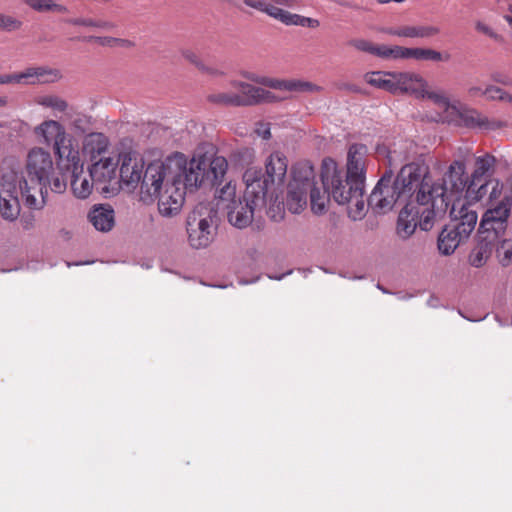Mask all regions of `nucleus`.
<instances>
[{"instance_id": "29", "label": "nucleus", "mask_w": 512, "mask_h": 512, "mask_svg": "<svg viewBox=\"0 0 512 512\" xmlns=\"http://www.w3.org/2000/svg\"><path fill=\"white\" fill-rule=\"evenodd\" d=\"M466 239L459 235L451 225H447L438 237V249L443 255H451Z\"/></svg>"}, {"instance_id": "21", "label": "nucleus", "mask_w": 512, "mask_h": 512, "mask_svg": "<svg viewBox=\"0 0 512 512\" xmlns=\"http://www.w3.org/2000/svg\"><path fill=\"white\" fill-rule=\"evenodd\" d=\"M416 154V145L412 141L402 140L387 150L386 157L389 166L396 167L414 161Z\"/></svg>"}, {"instance_id": "23", "label": "nucleus", "mask_w": 512, "mask_h": 512, "mask_svg": "<svg viewBox=\"0 0 512 512\" xmlns=\"http://www.w3.org/2000/svg\"><path fill=\"white\" fill-rule=\"evenodd\" d=\"M117 163L112 157L100 158L92 162L89 177L95 183L108 184L116 178Z\"/></svg>"}, {"instance_id": "63", "label": "nucleus", "mask_w": 512, "mask_h": 512, "mask_svg": "<svg viewBox=\"0 0 512 512\" xmlns=\"http://www.w3.org/2000/svg\"><path fill=\"white\" fill-rule=\"evenodd\" d=\"M10 83H11L10 74L0 75V85H6V84H10Z\"/></svg>"}, {"instance_id": "55", "label": "nucleus", "mask_w": 512, "mask_h": 512, "mask_svg": "<svg viewBox=\"0 0 512 512\" xmlns=\"http://www.w3.org/2000/svg\"><path fill=\"white\" fill-rule=\"evenodd\" d=\"M486 182H489V185L492 184V188L489 193V202L492 204L494 200H497L501 196L503 184L498 179L486 180Z\"/></svg>"}, {"instance_id": "28", "label": "nucleus", "mask_w": 512, "mask_h": 512, "mask_svg": "<svg viewBox=\"0 0 512 512\" xmlns=\"http://www.w3.org/2000/svg\"><path fill=\"white\" fill-rule=\"evenodd\" d=\"M489 182H482L480 179H474L473 176H469L467 180V186L461 197V203L465 205H471L481 201L487 193Z\"/></svg>"}, {"instance_id": "38", "label": "nucleus", "mask_w": 512, "mask_h": 512, "mask_svg": "<svg viewBox=\"0 0 512 512\" xmlns=\"http://www.w3.org/2000/svg\"><path fill=\"white\" fill-rule=\"evenodd\" d=\"M269 16L287 26H305V16L291 13L276 5L270 10Z\"/></svg>"}, {"instance_id": "14", "label": "nucleus", "mask_w": 512, "mask_h": 512, "mask_svg": "<svg viewBox=\"0 0 512 512\" xmlns=\"http://www.w3.org/2000/svg\"><path fill=\"white\" fill-rule=\"evenodd\" d=\"M62 75L60 70L48 66H30L23 71L11 73L10 84L43 85L59 81Z\"/></svg>"}, {"instance_id": "2", "label": "nucleus", "mask_w": 512, "mask_h": 512, "mask_svg": "<svg viewBox=\"0 0 512 512\" xmlns=\"http://www.w3.org/2000/svg\"><path fill=\"white\" fill-rule=\"evenodd\" d=\"M185 180V156L177 153L165 161L155 160L144 170L141 180V199L158 198V211L164 217L177 215L188 190Z\"/></svg>"}, {"instance_id": "62", "label": "nucleus", "mask_w": 512, "mask_h": 512, "mask_svg": "<svg viewBox=\"0 0 512 512\" xmlns=\"http://www.w3.org/2000/svg\"><path fill=\"white\" fill-rule=\"evenodd\" d=\"M319 25H320L319 20H317L315 18H310V17L305 18V26L304 27L314 29V28L319 27Z\"/></svg>"}, {"instance_id": "47", "label": "nucleus", "mask_w": 512, "mask_h": 512, "mask_svg": "<svg viewBox=\"0 0 512 512\" xmlns=\"http://www.w3.org/2000/svg\"><path fill=\"white\" fill-rule=\"evenodd\" d=\"M181 55L185 60H187L188 62L193 64L200 71H203V72H206L209 74L214 73V70L207 67L195 51H193L191 49H184L181 51Z\"/></svg>"}, {"instance_id": "10", "label": "nucleus", "mask_w": 512, "mask_h": 512, "mask_svg": "<svg viewBox=\"0 0 512 512\" xmlns=\"http://www.w3.org/2000/svg\"><path fill=\"white\" fill-rule=\"evenodd\" d=\"M398 187L396 180H393L392 170L386 171L370 194L368 206L376 213H385L397 202L408 203Z\"/></svg>"}, {"instance_id": "8", "label": "nucleus", "mask_w": 512, "mask_h": 512, "mask_svg": "<svg viewBox=\"0 0 512 512\" xmlns=\"http://www.w3.org/2000/svg\"><path fill=\"white\" fill-rule=\"evenodd\" d=\"M227 169L228 162L223 156L196 152L189 161L185 158V183L188 190L197 189L205 180L213 185L221 184Z\"/></svg>"}, {"instance_id": "37", "label": "nucleus", "mask_w": 512, "mask_h": 512, "mask_svg": "<svg viewBox=\"0 0 512 512\" xmlns=\"http://www.w3.org/2000/svg\"><path fill=\"white\" fill-rule=\"evenodd\" d=\"M20 212L18 199L8 192L0 193V215L7 220H14Z\"/></svg>"}, {"instance_id": "5", "label": "nucleus", "mask_w": 512, "mask_h": 512, "mask_svg": "<svg viewBox=\"0 0 512 512\" xmlns=\"http://www.w3.org/2000/svg\"><path fill=\"white\" fill-rule=\"evenodd\" d=\"M287 169L288 159L278 151L265 160V173L257 167L246 169L243 181L247 186V195L256 197V202L265 200L269 191L284 184Z\"/></svg>"}, {"instance_id": "34", "label": "nucleus", "mask_w": 512, "mask_h": 512, "mask_svg": "<svg viewBox=\"0 0 512 512\" xmlns=\"http://www.w3.org/2000/svg\"><path fill=\"white\" fill-rule=\"evenodd\" d=\"M207 101L211 104L227 107H241L237 90L230 86L227 91H212L207 95Z\"/></svg>"}, {"instance_id": "15", "label": "nucleus", "mask_w": 512, "mask_h": 512, "mask_svg": "<svg viewBox=\"0 0 512 512\" xmlns=\"http://www.w3.org/2000/svg\"><path fill=\"white\" fill-rule=\"evenodd\" d=\"M448 210L452 220L450 225L459 235L468 239L476 227L478 220L477 212L471 209L469 205L461 203V199L451 202Z\"/></svg>"}, {"instance_id": "41", "label": "nucleus", "mask_w": 512, "mask_h": 512, "mask_svg": "<svg viewBox=\"0 0 512 512\" xmlns=\"http://www.w3.org/2000/svg\"><path fill=\"white\" fill-rule=\"evenodd\" d=\"M24 3L39 13H66L68 11V8L65 5L56 3L54 0H24Z\"/></svg>"}, {"instance_id": "52", "label": "nucleus", "mask_w": 512, "mask_h": 512, "mask_svg": "<svg viewBox=\"0 0 512 512\" xmlns=\"http://www.w3.org/2000/svg\"><path fill=\"white\" fill-rule=\"evenodd\" d=\"M475 29L477 32L482 33L495 41H502L503 39L498 32H496L491 26L483 21H476Z\"/></svg>"}, {"instance_id": "35", "label": "nucleus", "mask_w": 512, "mask_h": 512, "mask_svg": "<svg viewBox=\"0 0 512 512\" xmlns=\"http://www.w3.org/2000/svg\"><path fill=\"white\" fill-rule=\"evenodd\" d=\"M239 198L236 197V185L232 183V181L227 182L224 186H222L219 190L216 191L215 194V206L214 208L218 210H225L232 204L238 201Z\"/></svg>"}, {"instance_id": "12", "label": "nucleus", "mask_w": 512, "mask_h": 512, "mask_svg": "<svg viewBox=\"0 0 512 512\" xmlns=\"http://www.w3.org/2000/svg\"><path fill=\"white\" fill-rule=\"evenodd\" d=\"M119 175L123 185L135 189L142 180L144 173V159L135 151L122 152L119 155Z\"/></svg>"}, {"instance_id": "7", "label": "nucleus", "mask_w": 512, "mask_h": 512, "mask_svg": "<svg viewBox=\"0 0 512 512\" xmlns=\"http://www.w3.org/2000/svg\"><path fill=\"white\" fill-rule=\"evenodd\" d=\"M33 132L40 143L52 147L58 167H61L64 162L77 164L78 146L63 123L47 119L35 126Z\"/></svg>"}, {"instance_id": "4", "label": "nucleus", "mask_w": 512, "mask_h": 512, "mask_svg": "<svg viewBox=\"0 0 512 512\" xmlns=\"http://www.w3.org/2000/svg\"><path fill=\"white\" fill-rule=\"evenodd\" d=\"M395 180L408 203H412L414 199L419 206L432 208L433 193H443L441 187L435 186V180L429 174L428 167L420 162L404 164Z\"/></svg>"}, {"instance_id": "48", "label": "nucleus", "mask_w": 512, "mask_h": 512, "mask_svg": "<svg viewBox=\"0 0 512 512\" xmlns=\"http://www.w3.org/2000/svg\"><path fill=\"white\" fill-rule=\"evenodd\" d=\"M89 39L95 40L102 46H119L125 48H131L134 46V42L128 39L115 38V37H90Z\"/></svg>"}, {"instance_id": "27", "label": "nucleus", "mask_w": 512, "mask_h": 512, "mask_svg": "<svg viewBox=\"0 0 512 512\" xmlns=\"http://www.w3.org/2000/svg\"><path fill=\"white\" fill-rule=\"evenodd\" d=\"M367 84L395 95L396 71H374L364 75Z\"/></svg>"}, {"instance_id": "56", "label": "nucleus", "mask_w": 512, "mask_h": 512, "mask_svg": "<svg viewBox=\"0 0 512 512\" xmlns=\"http://www.w3.org/2000/svg\"><path fill=\"white\" fill-rule=\"evenodd\" d=\"M95 20L96 19L89 18V17H76V18L67 19L66 23L73 25V26L95 28Z\"/></svg>"}, {"instance_id": "16", "label": "nucleus", "mask_w": 512, "mask_h": 512, "mask_svg": "<svg viewBox=\"0 0 512 512\" xmlns=\"http://www.w3.org/2000/svg\"><path fill=\"white\" fill-rule=\"evenodd\" d=\"M244 76L252 82L281 91H300L311 93L322 91V87L308 81H287L264 76H258L251 73H246Z\"/></svg>"}, {"instance_id": "59", "label": "nucleus", "mask_w": 512, "mask_h": 512, "mask_svg": "<svg viewBox=\"0 0 512 512\" xmlns=\"http://www.w3.org/2000/svg\"><path fill=\"white\" fill-rule=\"evenodd\" d=\"M490 78H491V80L493 82L499 83V84H502V85L509 86V85L512 84L511 79L508 76H506V75H504V74H502L500 72H493V73H491Z\"/></svg>"}, {"instance_id": "49", "label": "nucleus", "mask_w": 512, "mask_h": 512, "mask_svg": "<svg viewBox=\"0 0 512 512\" xmlns=\"http://www.w3.org/2000/svg\"><path fill=\"white\" fill-rule=\"evenodd\" d=\"M23 23L14 16L0 13V31L12 32L19 30Z\"/></svg>"}, {"instance_id": "13", "label": "nucleus", "mask_w": 512, "mask_h": 512, "mask_svg": "<svg viewBox=\"0 0 512 512\" xmlns=\"http://www.w3.org/2000/svg\"><path fill=\"white\" fill-rule=\"evenodd\" d=\"M265 200L257 201L256 197L247 195L245 189L244 197L225 209L228 222L239 229L248 227L253 220L254 211L259 206H264Z\"/></svg>"}, {"instance_id": "3", "label": "nucleus", "mask_w": 512, "mask_h": 512, "mask_svg": "<svg viewBox=\"0 0 512 512\" xmlns=\"http://www.w3.org/2000/svg\"><path fill=\"white\" fill-rule=\"evenodd\" d=\"M473 156L470 147H459L455 152L453 161L449 164L442 178L435 181V186L441 187L443 193H433L432 208L426 207L422 211L424 229H430L436 218H441L448 211L451 202L461 199L467 180V163Z\"/></svg>"}, {"instance_id": "30", "label": "nucleus", "mask_w": 512, "mask_h": 512, "mask_svg": "<svg viewBox=\"0 0 512 512\" xmlns=\"http://www.w3.org/2000/svg\"><path fill=\"white\" fill-rule=\"evenodd\" d=\"M230 86L237 90L241 107L259 105L260 87L239 80H232Z\"/></svg>"}, {"instance_id": "40", "label": "nucleus", "mask_w": 512, "mask_h": 512, "mask_svg": "<svg viewBox=\"0 0 512 512\" xmlns=\"http://www.w3.org/2000/svg\"><path fill=\"white\" fill-rule=\"evenodd\" d=\"M407 47L403 46H390V45H376L375 54L384 60H406Z\"/></svg>"}, {"instance_id": "18", "label": "nucleus", "mask_w": 512, "mask_h": 512, "mask_svg": "<svg viewBox=\"0 0 512 512\" xmlns=\"http://www.w3.org/2000/svg\"><path fill=\"white\" fill-rule=\"evenodd\" d=\"M426 206L414 207L412 203H406L405 207L400 211L397 221V234L403 239L409 238L419 225L422 230L424 228L421 225L423 221L422 211ZM428 229H425L427 231Z\"/></svg>"}, {"instance_id": "32", "label": "nucleus", "mask_w": 512, "mask_h": 512, "mask_svg": "<svg viewBox=\"0 0 512 512\" xmlns=\"http://www.w3.org/2000/svg\"><path fill=\"white\" fill-rule=\"evenodd\" d=\"M293 179L291 184L299 185L305 189L311 188L314 183L315 173L308 162L298 163L292 168Z\"/></svg>"}, {"instance_id": "61", "label": "nucleus", "mask_w": 512, "mask_h": 512, "mask_svg": "<svg viewBox=\"0 0 512 512\" xmlns=\"http://www.w3.org/2000/svg\"><path fill=\"white\" fill-rule=\"evenodd\" d=\"M503 19L512 28V2L507 4V13L503 15Z\"/></svg>"}, {"instance_id": "39", "label": "nucleus", "mask_w": 512, "mask_h": 512, "mask_svg": "<svg viewBox=\"0 0 512 512\" xmlns=\"http://www.w3.org/2000/svg\"><path fill=\"white\" fill-rule=\"evenodd\" d=\"M323 187V192H321V190L317 188L315 184H313L311 188H308V191L310 192L311 209L315 214L324 213L329 197H332V194L327 190L324 184Z\"/></svg>"}, {"instance_id": "58", "label": "nucleus", "mask_w": 512, "mask_h": 512, "mask_svg": "<svg viewBox=\"0 0 512 512\" xmlns=\"http://www.w3.org/2000/svg\"><path fill=\"white\" fill-rule=\"evenodd\" d=\"M95 28L106 32H112L117 29V24L109 20H95Z\"/></svg>"}, {"instance_id": "53", "label": "nucleus", "mask_w": 512, "mask_h": 512, "mask_svg": "<svg viewBox=\"0 0 512 512\" xmlns=\"http://www.w3.org/2000/svg\"><path fill=\"white\" fill-rule=\"evenodd\" d=\"M243 3L246 6L253 8L255 10H258L260 12H263L267 15L270 14V10L273 9V7H274V4L268 3L263 0H243Z\"/></svg>"}, {"instance_id": "43", "label": "nucleus", "mask_w": 512, "mask_h": 512, "mask_svg": "<svg viewBox=\"0 0 512 512\" xmlns=\"http://www.w3.org/2000/svg\"><path fill=\"white\" fill-rule=\"evenodd\" d=\"M418 99L431 100L435 105L444 109L448 108L450 105V99L446 93L442 90H430L428 81H426V87L424 88V91L421 92Z\"/></svg>"}, {"instance_id": "17", "label": "nucleus", "mask_w": 512, "mask_h": 512, "mask_svg": "<svg viewBox=\"0 0 512 512\" xmlns=\"http://www.w3.org/2000/svg\"><path fill=\"white\" fill-rule=\"evenodd\" d=\"M59 169L65 170L71 174V189L77 198L85 199L91 194L93 184L90 182L91 178L89 175H85L83 172L80 153H78L77 164H74L73 162H64Z\"/></svg>"}, {"instance_id": "9", "label": "nucleus", "mask_w": 512, "mask_h": 512, "mask_svg": "<svg viewBox=\"0 0 512 512\" xmlns=\"http://www.w3.org/2000/svg\"><path fill=\"white\" fill-rule=\"evenodd\" d=\"M217 210L211 203H199L186 220L188 241L195 249L206 248L213 241L217 228Z\"/></svg>"}, {"instance_id": "44", "label": "nucleus", "mask_w": 512, "mask_h": 512, "mask_svg": "<svg viewBox=\"0 0 512 512\" xmlns=\"http://www.w3.org/2000/svg\"><path fill=\"white\" fill-rule=\"evenodd\" d=\"M36 102L43 107L51 108L59 112H64L68 108V103L56 95L40 96L36 99Z\"/></svg>"}, {"instance_id": "46", "label": "nucleus", "mask_w": 512, "mask_h": 512, "mask_svg": "<svg viewBox=\"0 0 512 512\" xmlns=\"http://www.w3.org/2000/svg\"><path fill=\"white\" fill-rule=\"evenodd\" d=\"M486 84L480 79L475 78L466 85L465 93L471 99L483 98L485 95Z\"/></svg>"}, {"instance_id": "25", "label": "nucleus", "mask_w": 512, "mask_h": 512, "mask_svg": "<svg viewBox=\"0 0 512 512\" xmlns=\"http://www.w3.org/2000/svg\"><path fill=\"white\" fill-rule=\"evenodd\" d=\"M478 238L477 245L472 249L468 257L470 265L476 268H480L486 264L491 256L494 241L496 240L486 234L481 235L479 233Z\"/></svg>"}, {"instance_id": "54", "label": "nucleus", "mask_w": 512, "mask_h": 512, "mask_svg": "<svg viewBox=\"0 0 512 512\" xmlns=\"http://www.w3.org/2000/svg\"><path fill=\"white\" fill-rule=\"evenodd\" d=\"M283 100L282 97L277 96L275 93L260 87L259 91V104L275 103Z\"/></svg>"}, {"instance_id": "26", "label": "nucleus", "mask_w": 512, "mask_h": 512, "mask_svg": "<svg viewBox=\"0 0 512 512\" xmlns=\"http://www.w3.org/2000/svg\"><path fill=\"white\" fill-rule=\"evenodd\" d=\"M448 62L451 55L447 51H439L430 47H407L406 60Z\"/></svg>"}, {"instance_id": "19", "label": "nucleus", "mask_w": 512, "mask_h": 512, "mask_svg": "<svg viewBox=\"0 0 512 512\" xmlns=\"http://www.w3.org/2000/svg\"><path fill=\"white\" fill-rule=\"evenodd\" d=\"M383 33L399 38L409 39H430L440 34L441 30L438 26L417 24V25H400L396 27H387L382 30Z\"/></svg>"}, {"instance_id": "11", "label": "nucleus", "mask_w": 512, "mask_h": 512, "mask_svg": "<svg viewBox=\"0 0 512 512\" xmlns=\"http://www.w3.org/2000/svg\"><path fill=\"white\" fill-rule=\"evenodd\" d=\"M511 209L512 199L509 196L502 198L496 205H491L482 216L478 233L497 239L506 230Z\"/></svg>"}, {"instance_id": "24", "label": "nucleus", "mask_w": 512, "mask_h": 512, "mask_svg": "<svg viewBox=\"0 0 512 512\" xmlns=\"http://www.w3.org/2000/svg\"><path fill=\"white\" fill-rule=\"evenodd\" d=\"M88 219L96 230L108 232L115 224L114 210L108 204L94 206L88 214Z\"/></svg>"}, {"instance_id": "64", "label": "nucleus", "mask_w": 512, "mask_h": 512, "mask_svg": "<svg viewBox=\"0 0 512 512\" xmlns=\"http://www.w3.org/2000/svg\"><path fill=\"white\" fill-rule=\"evenodd\" d=\"M350 184H346V176H344L343 184L341 185V191L348 196Z\"/></svg>"}, {"instance_id": "36", "label": "nucleus", "mask_w": 512, "mask_h": 512, "mask_svg": "<svg viewBox=\"0 0 512 512\" xmlns=\"http://www.w3.org/2000/svg\"><path fill=\"white\" fill-rule=\"evenodd\" d=\"M70 129L76 135L85 134L92 127V117L78 111H69L66 113Z\"/></svg>"}, {"instance_id": "33", "label": "nucleus", "mask_w": 512, "mask_h": 512, "mask_svg": "<svg viewBox=\"0 0 512 512\" xmlns=\"http://www.w3.org/2000/svg\"><path fill=\"white\" fill-rule=\"evenodd\" d=\"M308 189L300 187L299 185L289 184L287 195V207L289 211L294 214L300 213L307 203Z\"/></svg>"}, {"instance_id": "50", "label": "nucleus", "mask_w": 512, "mask_h": 512, "mask_svg": "<svg viewBox=\"0 0 512 512\" xmlns=\"http://www.w3.org/2000/svg\"><path fill=\"white\" fill-rule=\"evenodd\" d=\"M507 94L508 92H506L505 90L496 85L486 84L485 95L483 96V98L490 101H506Z\"/></svg>"}, {"instance_id": "6", "label": "nucleus", "mask_w": 512, "mask_h": 512, "mask_svg": "<svg viewBox=\"0 0 512 512\" xmlns=\"http://www.w3.org/2000/svg\"><path fill=\"white\" fill-rule=\"evenodd\" d=\"M26 170L30 181L37 183L36 192L40 194L41 199H37L32 192L35 188L28 187L27 182L22 188V195L30 208H41L45 203L49 177L54 173V162L50 152L43 147L32 148L27 155Z\"/></svg>"}, {"instance_id": "42", "label": "nucleus", "mask_w": 512, "mask_h": 512, "mask_svg": "<svg viewBox=\"0 0 512 512\" xmlns=\"http://www.w3.org/2000/svg\"><path fill=\"white\" fill-rule=\"evenodd\" d=\"M461 120L468 127L489 128V120L475 109L465 110L460 114Z\"/></svg>"}, {"instance_id": "22", "label": "nucleus", "mask_w": 512, "mask_h": 512, "mask_svg": "<svg viewBox=\"0 0 512 512\" xmlns=\"http://www.w3.org/2000/svg\"><path fill=\"white\" fill-rule=\"evenodd\" d=\"M109 147V139L103 133L92 132L85 136L83 140V154L89 158L91 162L100 158H106Z\"/></svg>"}, {"instance_id": "1", "label": "nucleus", "mask_w": 512, "mask_h": 512, "mask_svg": "<svg viewBox=\"0 0 512 512\" xmlns=\"http://www.w3.org/2000/svg\"><path fill=\"white\" fill-rule=\"evenodd\" d=\"M367 147L353 144L347 153V170L326 158L322 162L321 180L339 205H347L348 215L354 221L361 220L367 211L364 195Z\"/></svg>"}, {"instance_id": "31", "label": "nucleus", "mask_w": 512, "mask_h": 512, "mask_svg": "<svg viewBox=\"0 0 512 512\" xmlns=\"http://www.w3.org/2000/svg\"><path fill=\"white\" fill-rule=\"evenodd\" d=\"M497 159L489 153L475 157L474 169L470 174L474 179L482 180L484 177H490L495 171Z\"/></svg>"}, {"instance_id": "45", "label": "nucleus", "mask_w": 512, "mask_h": 512, "mask_svg": "<svg viewBox=\"0 0 512 512\" xmlns=\"http://www.w3.org/2000/svg\"><path fill=\"white\" fill-rule=\"evenodd\" d=\"M496 256L502 266L512 263V240L504 239L496 248Z\"/></svg>"}, {"instance_id": "20", "label": "nucleus", "mask_w": 512, "mask_h": 512, "mask_svg": "<svg viewBox=\"0 0 512 512\" xmlns=\"http://www.w3.org/2000/svg\"><path fill=\"white\" fill-rule=\"evenodd\" d=\"M426 79L418 72L396 71L395 95L407 94L418 99L426 87Z\"/></svg>"}, {"instance_id": "60", "label": "nucleus", "mask_w": 512, "mask_h": 512, "mask_svg": "<svg viewBox=\"0 0 512 512\" xmlns=\"http://www.w3.org/2000/svg\"><path fill=\"white\" fill-rule=\"evenodd\" d=\"M256 133L261 138L268 140L271 137L270 125L268 123H259L256 128Z\"/></svg>"}, {"instance_id": "51", "label": "nucleus", "mask_w": 512, "mask_h": 512, "mask_svg": "<svg viewBox=\"0 0 512 512\" xmlns=\"http://www.w3.org/2000/svg\"><path fill=\"white\" fill-rule=\"evenodd\" d=\"M349 45L358 51L366 52L371 55H374L377 44H374L371 41H368L365 39L358 38V39L350 40Z\"/></svg>"}, {"instance_id": "57", "label": "nucleus", "mask_w": 512, "mask_h": 512, "mask_svg": "<svg viewBox=\"0 0 512 512\" xmlns=\"http://www.w3.org/2000/svg\"><path fill=\"white\" fill-rule=\"evenodd\" d=\"M48 186L53 192L62 193L66 189V179L63 177H55L51 179V177H49V183H47V187Z\"/></svg>"}]
</instances>
